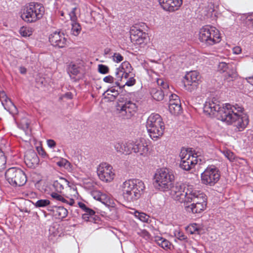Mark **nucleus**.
<instances>
[{"instance_id":"obj_1","label":"nucleus","mask_w":253,"mask_h":253,"mask_svg":"<svg viewBox=\"0 0 253 253\" xmlns=\"http://www.w3.org/2000/svg\"><path fill=\"white\" fill-rule=\"evenodd\" d=\"M204 113L211 117H216L218 120L232 124L238 128L239 131H242L248 125L249 119L246 115H240L243 108L235 106L229 104L225 106L220 103L215 98L206 101L203 108Z\"/></svg>"},{"instance_id":"obj_2","label":"nucleus","mask_w":253,"mask_h":253,"mask_svg":"<svg viewBox=\"0 0 253 253\" xmlns=\"http://www.w3.org/2000/svg\"><path fill=\"white\" fill-rule=\"evenodd\" d=\"M145 188L144 183L138 179H131L126 181L123 185V196L127 202H133L138 200L143 193Z\"/></svg>"},{"instance_id":"obj_3","label":"nucleus","mask_w":253,"mask_h":253,"mask_svg":"<svg viewBox=\"0 0 253 253\" xmlns=\"http://www.w3.org/2000/svg\"><path fill=\"white\" fill-rule=\"evenodd\" d=\"M187 205L185 206V210L192 213H201L207 207V198L203 193L196 191H191L188 196Z\"/></svg>"},{"instance_id":"obj_4","label":"nucleus","mask_w":253,"mask_h":253,"mask_svg":"<svg viewBox=\"0 0 253 253\" xmlns=\"http://www.w3.org/2000/svg\"><path fill=\"white\" fill-rule=\"evenodd\" d=\"M44 13L42 4L32 2L24 7L20 13L21 18L27 23H34L41 19Z\"/></svg>"},{"instance_id":"obj_5","label":"nucleus","mask_w":253,"mask_h":253,"mask_svg":"<svg viewBox=\"0 0 253 253\" xmlns=\"http://www.w3.org/2000/svg\"><path fill=\"white\" fill-rule=\"evenodd\" d=\"M146 127L152 138H157L164 134V123L158 114H152L147 119Z\"/></svg>"},{"instance_id":"obj_6","label":"nucleus","mask_w":253,"mask_h":253,"mask_svg":"<svg viewBox=\"0 0 253 253\" xmlns=\"http://www.w3.org/2000/svg\"><path fill=\"white\" fill-rule=\"evenodd\" d=\"M155 176L154 185L156 188L162 191L169 189L172 185L174 176L167 169H161Z\"/></svg>"},{"instance_id":"obj_7","label":"nucleus","mask_w":253,"mask_h":253,"mask_svg":"<svg viewBox=\"0 0 253 253\" xmlns=\"http://www.w3.org/2000/svg\"><path fill=\"white\" fill-rule=\"evenodd\" d=\"M5 177L9 183L13 186H22L27 181L25 172L20 169L11 168L5 172Z\"/></svg>"},{"instance_id":"obj_8","label":"nucleus","mask_w":253,"mask_h":253,"mask_svg":"<svg viewBox=\"0 0 253 253\" xmlns=\"http://www.w3.org/2000/svg\"><path fill=\"white\" fill-rule=\"evenodd\" d=\"M116 108L120 116L125 119H129L136 111V104L131 101H127L120 97L116 105Z\"/></svg>"},{"instance_id":"obj_9","label":"nucleus","mask_w":253,"mask_h":253,"mask_svg":"<svg viewBox=\"0 0 253 253\" xmlns=\"http://www.w3.org/2000/svg\"><path fill=\"white\" fill-rule=\"evenodd\" d=\"M220 177V172L216 168L208 167L201 174V181L204 184L212 186L217 182Z\"/></svg>"},{"instance_id":"obj_10","label":"nucleus","mask_w":253,"mask_h":253,"mask_svg":"<svg viewBox=\"0 0 253 253\" xmlns=\"http://www.w3.org/2000/svg\"><path fill=\"white\" fill-rule=\"evenodd\" d=\"M199 76L196 71H191L186 74L183 81L186 90L192 92L196 90L199 85Z\"/></svg>"},{"instance_id":"obj_11","label":"nucleus","mask_w":253,"mask_h":253,"mask_svg":"<svg viewBox=\"0 0 253 253\" xmlns=\"http://www.w3.org/2000/svg\"><path fill=\"white\" fill-rule=\"evenodd\" d=\"M211 28L208 26H206L201 28L199 32L200 41L202 42H205L207 45H213L217 41L213 37H211Z\"/></svg>"},{"instance_id":"obj_12","label":"nucleus","mask_w":253,"mask_h":253,"mask_svg":"<svg viewBox=\"0 0 253 253\" xmlns=\"http://www.w3.org/2000/svg\"><path fill=\"white\" fill-rule=\"evenodd\" d=\"M24 162L28 167L35 169L39 165L40 160L37 153L34 150L30 149L25 153Z\"/></svg>"},{"instance_id":"obj_13","label":"nucleus","mask_w":253,"mask_h":253,"mask_svg":"<svg viewBox=\"0 0 253 253\" xmlns=\"http://www.w3.org/2000/svg\"><path fill=\"white\" fill-rule=\"evenodd\" d=\"M161 7L165 10L173 12L178 10L182 4V0H159Z\"/></svg>"},{"instance_id":"obj_14","label":"nucleus","mask_w":253,"mask_h":253,"mask_svg":"<svg viewBox=\"0 0 253 253\" xmlns=\"http://www.w3.org/2000/svg\"><path fill=\"white\" fill-rule=\"evenodd\" d=\"M49 41L51 45L59 48H63L66 44V39L64 37V34L60 32H55L50 34Z\"/></svg>"},{"instance_id":"obj_15","label":"nucleus","mask_w":253,"mask_h":253,"mask_svg":"<svg viewBox=\"0 0 253 253\" xmlns=\"http://www.w3.org/2000/svg\"><path fill=\"white\" fill-rule=\"evenodd\" d=\"M112 169L110 166L98 168L97 174L99 178L105 182H109L113 180L114 174L111 170Z\"/></svg>"},{"instance_id":"obj_16","label":"nucleus","mask_w":253,"mask_h":253,"mask_svg":"<svg viewBox=\"0 0 253 253\" xmlns=\"http://www.w3.org/2000/svg\"><path fill=\"white\" fill-rule=\"evenodd\" d=\"M127 147L131 148L133 152L139 153L140 155L143 156H145L148 151L147 145L142 141L136 142L134 143H130Z\"/></svg>"},{"instance_id":"obj_17","label":"nucleus","mask_w":253,"mask_h":253,"mask_svg":"<svg viewBox=\"0 0 253 253\" xmlns=\"http://www.w3.org/2000/svg\"><path fill=\"white\" fill-rule=\"evenodd\" d=\"M191 191L187 188L186 190H184V192L180 191L175 194H171V195L173 197V199L175 201L183 204V206L185 210V206L187 205L188 196L190 194Z\"/></svg>"},{"instance_id":"obj_18","label":"nucleus","mask_w":253,"mask_h":253,"mask_svg":"<svg viewBox=\"0 0 253 253\" xmlns=\"http://www.w3.org/2000/svg\"><path fill=\"white\" fill-rule=\"evenodd\" d=\"M196 157L197 156H194V155L190 157V156L189 155L188 157L185 160L181 161L179 165L180 167L185 170L188 171L190 170L197 164Z\"/></svg>"},{"instance_id":"obj_19","label":"nucleus","mask_w":253,"mask_h":253,"mask_svg":"<svg viewBox=\"0 0 253 253\" xmlns=\"http://www.w3.org/2000/svg\"><path fill=\"white\" fill-rule=\"evenodd\" d=\"M150 94L153 98L157 101L162 100L165 95H167V92H165L160 86L151 88Z\"/></svg>"},{"instance_id":"obj_20","label":"nucleus","mask_w":253,"mask_h":253,"mask_svg":"<svg viewBox=\"0 0 253 253\" xmlns=\"http://www.w3.org/2000/svg\"><path fill=\"white\" fill-rule=\"evenodd\" d=\"M69 184V182L66 179L60 177L53 182V186L58 193H62L65 187L70 186Z\"/></svg>"},{"instance_id":"obj_21","label":"nucleus","mask_w":253,"mask_h":253,"mask_svg":"<svg viewBox=\"0 0 253 253\" xmlns=\"http://www.w3.org/2000/svg\"><path fill=\"white\" fill-rule=\"evenodd\" d=\"M130 38L131 41H133V38L135 37V39H139L141 37L146 36L147 34L143 32L142 30L138 28V26L135 25L131 27L130 29Z\"/></svg>"},{"instance_id":"obj_22","label":"nucleus","mask_w":253,"mask_h":253,"mask_svg":"<svg viewBox=\"0 0 253 253\" xmlns=\"http://www.w3.org/2000/svg\"><path fill=\"white\" fill-rule=\"evenodd\" d=\"M223 76L225 81H227L228 82H230L237 78L238 73L236 68L233 66L224 73Z\"/></svg>"},{"instance_id":"obj_23","label":"nucleus","mask_w":253,"mask_h":253,"mask_svg":"<svg viewBox=\"0 0 253 253\" xmlns=\"http://www.w3.org/2000/svg\"><path fill=\"white\" fill-rule=\"evenodd\" d=\"M53 211L55 216H57L59 218H63L67 216L68 214L67 210L63 207H55L53 209Z\"/></svg>"},{"instance_id":"obj_24","label":"nucleus","mask_w":253,"mask_h":253,"mask_svg":"<svg viewBox=\"0 0 253 253\" xmlns=\"http://www.w3.org/2000/svg\"><path fill=\"white\" fill-rule=\"evenodd\" d=\"M106 93L108 96H110V97L105 96V98H108L111 101L115 100L119 94V90L118 89H116L114 87H112L107 89L103 94H105Z\"/></svg>"},{"instance_id":"obj_25","label":"nucleus","mask_w":253,"mask_h":253,"mask_svg":"<svg viewBox=\"0 0 253 253\" xmlns=\"http://www.w3.org/2000/svg\"><path fill=\"white\" fill-rule=\"evenodd\" d=\"M186 189L185 185L181 183H176L174 185H171V187L169 188V189L171 190V194H175L180 191L184 192V190H186Z\"/></svg>"},{"instance_id":"obj_26","label":"nucleus","mask_w":253,"mask_h":253,"mask_svg":"<svg viewBox=\"0 0 253 253\" xmlns=\"http://www.w3.org/2000/svg\"><path fill=\"white\" fill-rule=\"evenodd\" d=\"M169 109L171 114L178 115L181 112V106L180 102H176L175 104H169Z\"/></svg>"},{"instance_id":"obj_27","label":"nucleus","mask_w":253,"mask_h":253,"mask_svg":"<svg viewBox=\"0 0 253 253\" xmlns=\"http://www.w3.org/2000/svg\"><path fill=\"white\" fill-rule=\"evenodd\" d=\"M82 218L86 221H89L94 223H98L100 221V218L98 216H89L87 214H82Z\"/></svg>"},{"instance_id":"obj_28","label":"nucleus","mask_w":253,"mask_h":253,"mask_svg":"<svg viewBox=\"0 0 253 253\" xmlns=\"http://www.w3.org/2000/svg\"><path fill=\"white\" fill-rule=\"evenodd\" d=\"M156 241L160 246L164 249L168 248L169 246H170V243L167 240L162 237H158L156 239Z\"/></svg>"},{"instance_id":"obj_29","label":"nucleus","mask_w":253,"mask_h":253,"mask_svg":"<svg viewBox=\"0 0 253 253\" xmlns=\"http://www.w3.org/2000/svg\"><path fill=\"white\" fill-rule=\"evenodd\" d=\"M36 208H43L50 204V201L47 199H41L38 200L35 203H34Z\"/></svg>"},{"instance_id":"obj_30","label":"nucleus","mask_w":253,"mask_h":253,"mask_svg":"<svg viewBox=\"0 0 253 253\" xmlns=\"http://www.w3.org/2000/svg\"><path fill=\"white\" fill-rule=\"evenodd\" d=\"M232 66V64H228L225 62H220L218 65V70L220 72L224 73Z\"/></svg>"},{"instance_id":"obj_31","label":"nucleus","mask_w":253,"mask_h":253,"mask_svg":"<svg viewBox=\"0 0 253 253\" xmlns=\"http://www.w3.org/2000/svg\"><path fill=\"white\" fill-rule=\"evenodd\" d=\"M190 155V157H192V155H194L192 151H190L188 152V149L182 148L181 150V152L179 154V156L181 158V161L185 160L188 156Z\"/></svg>"},{"instance_id":"obj_32","label":"nucleus","mask_w":253,"mask_h":253,"mask_svg":"<svg viewBox=\"0 0 253 253\" xmlns=\"http://www.w3.org/2000/svg\"><path fill=\"white\" fill-rule=\"evenodd\" d=\"M72 31L73 34L76 36H78L81 30V26L80 24L77 22H72Z\"/></svg>"},{"instance_id":"obj_33","label":"nucleus","mask_w":253,"mask_h":253,"mask_svg":"<svg viewBox=\"0 0 253 253\" xmlns=\"http://www.w3.org/2000/svg\"><path fill=\"white\" fill-rule=\"evenodd\" d=\"M119 68L121 70L123 71V72H130L131 70H132L130 63L127 61H125L123 62Z\"/></svg>"},{"instance_id":"obj_34","label":"nucleus","mask_w":253,"mask_h":253,"mask_svg":"<svg viewBox=\"0 0 253 253\" xmlns=\"http://www.w3.org/2000/svg\"><path fill=\"white\" fill-rule=\"evenodd\" d=\"M80 72L79 67L76 65H71L68 68V73L76 76Z\"/></svg>"},{"instance_id":"obj_35","label":"nucleus","mask_w":253,"mask_h":253,"mask_svg":"<svg viewBox=\"0 0 253 253\" xmlns=\"http://www.w3.org/2000/svg\"><path fill=\"white\" fill-rule=\"evenodd\" d=\"M135 216L143 222H147L149 218V216L143 212H139L138 211H136L135 212Z\"/></svg>"},{"instance_id":"obj_36","label":"nucleus","mask_w":253,"mask_h":253,"mask_svg":"<svg viewBox=\"0 0 253 253\" xmlns=\"http://www.w3.org/2000/svg\"><path fill=\"white\" fill-rule=\"evenodd\" d=\"M6 163V160L4 154L1 153L0 154V171L5 169Z\"/></svg>"},{"instance_id":"obj_37","label":"nucleus","mask_w":253,"mask_h":253,"mask_svg":"<svg viewBox=\"0 0 253 253\" xmlns=\"http://www.w3.org/2000/svg\"><path fill=\"white\" fill-rule=\"evenodd\" d=\"M98 71L100 74H106L109 72V68L106 65L99 64L98 66Z\"/></svg>"},{"instance_id":"obj_38","label":"nucleus","mask_w":253,"mask_h":253,"mask_svg":"<svg viewBox=\"0 0 253 253\" xmlns=\"http://www.w3.org/2000/svg\"><path fill=\"white\" fill-rule=\"evenodd\" d=\"M77 8L76 7H73L72 9L71 12H69V15L70 18V20L72 22H75L77 21V16L76 15V10Z\"/></svg>"},{"instance_id":"obj_39","label":"nucleus","mask_w":253,"mask_h":253,"mask_svg":"<svg viewBox=\"0 0 253 253\" xmlns=\"http://www.w3.org/2000/svg\"><path fill=\"white\" fill-rule=\"evenodd\" d=\"M157 84L159 85V86L161 87L165 92H167V90L169 87V84L167 83H165L162 79H158L157 80Z\"/></svg>"},{"instance_id":"obj_40","label":"nucleus","mask_w":253,"mask_h":253,"mask_svg":"<svg viewBox=\"0 0 253 253\" xmlns=\"http://www.w3.org/2000/svg\"><path fill=\"white\" fill-rule=\"evenodd\" d=\"M114 147L117 152L124 153L126 151L125 145L123 143L118 142L115 145Z\"/></svg>"},{"instance_id":"obj_41","label":"nucleus","mask_w":253,"mask_h":253,"mask_svg":"<svg viewBox=\"0 0 253 253\" xmlns=\"http://www.w3.org/2000/svg\"><path fill=\"white\" fill-rule=\"evenodd\" d=\"M20 33L23 37L30 36L32 35V31L27 29V28L23 27L20 29Z\"/></svg>"},{"instance_id":"obj_42","label":"nucleus","mask_w":253,"mask_h":253,"mask_svg":"<svg viewBox=\"0 0 253 253\" xmlns=\"http://www.w3.org/2000/svg\"><path fill=\"white\" fill-rule=\"evenodd\" d=\"M147 37V35L146 36L141 37V38L139 39H135V38L134 37L133 38V41H131V42H135V43L137 44L141 45L145 42Z\"/></svg>"},{"instance_id":"obj_43","label":"nucleus","mask_w":253,"mask_h":253,"mask_svg":"<svg viewBox=\"0 0 253 253\" xmlns=\"http://www.w3.org/2000/svg\"><path fill=\"white\" fill-rule=\"evenodd\" d=\"M224 155L230 162H233L235 160L236 156L235 154L230 151L225 152Z\"/></svg>"},{"instance_id":"obj_44","label":"nucleus","mask_w":253,"mask_h":253,"mask_svg":"<svg viewBox=\"0 0 253 253\" xmlns=\"http://www.w3.org/2000/svg\"><path fill=\"white\" fill-rule=\"evenodd\" d=\"M123 71L121 70L119 67L116 69L115 72L116 80L122 81V80L123 79Z\"/></svg>"},{"instance_id":"obj_45","label":"nucleus","mask_w":253,"mask_h":253,"mask_svg":"<svg viewBox=\"0 0 253 253\" xmlns=\"http://www.w3.org/2000/svg\"><path fill=\"white\" fill-rule=\"evenodd\" d=\"M113 59L115 62L119 63L123 60L124 57L119 53H115L113 55Z\"/></svg>"},{"instance_id":"obj_46","label":"nucleus","mask_w":253,"mask_h":253,"mask_svg":"<svg viewBox=\"0 0 253 253\" xmlns=\"http://www.w3.org/2000/svg\"><path fill=\"white\" fill-rule=\"evenodd\" d=\"M36 82L38 87L45 85V80L44 78L39 77L36 79Z\"/></svg>"},{"instance_id":"obj_47","label":"nucleus","mask_w":253,"mask_h":253,"mask_svg":"<svg viewBox=\"0 0 253 253\" xmlns=\"http://www.w3.org/2000/svg\"><path fill=\"white\" fill-rule=\"evenodd\" d=\"M108 200L109 199L107 195L102 193V195H101V198L99 201L101 202L104 205H108Z\"/></svg>"},{"instance_id":"obj_48","label":"nucleus","mask_w":253,"mask_h":253,"mask_svg":"<svg viewBox=\"0 0 253 253\" xmlns=\"http://www.w3.org/2000/svg\"><path fill=\"white\" fill-rule=\"evenodd\" d=\"M102 193L99 191H93L91 192V195L93 196V198L96 199L97 201H99L101 198V195H102Z\"/></svg>"},{"instance_id":"obj_49","label":"nucleus","mask_w":253,"mask_h":253,"mask_svg":"<svg viewBox=\"0 0 253 253\" xmlns=\"http://www.w3.org/2000/svg\"><path fill=\"white\" fill-rule=\"evenodd\" d=\"M136 83V80L133 77L129 78L128 80L125 83V85L131 86L133 85Z\"/></svg>"},{"instance_id":"obj_50","label":"nucleus","mask_w":253,"mask_h":253,"mask_svg":"<svg viewBox=\"0 0 253 253\" xmlns=\"http://www.w3.org/2000/svg\"><path fill=\"white\" fill-rule=\"evenodd\" d=\"M211 30L212 31H211V34H212L211 37H213V36H214V38L217 41V42L216 43L218 42L219 41V36L218 34V31L217 30H215L212 29V28H211Z\"/></svg>"},{"instance_id":"obj_51","label":"nucleus","mask_w":253,"mask_h":253,"mask_svg":"<svg viewBox=\"0 0 253 253\" xmlns=\"http://www.w3.org/2000/svg\"><path fill=\"white\" fill-rule=\"evenodd\" d=\"M115 79L110 75L106 76L104 78L103 81L107 83H113Z\"/></svg>"},{"instance_id":"obj_52","label":"nucleus","mask_w":253,"mask_h":253,"mask_svg":"<svg viewBox=\"0 0 253 253\" xmlns=\"http://www.w3.org/2000/svg\"><path fill=\"white\" fill-rule=\"evenodd\" d=\"M85 213V214H88V215L89 216H97L96 215H95V212L92 209L89 208H87V210H85L84 211Z\"/></svg>"},{"instance_id":"obj_53","label":"nucleus","mask_w":253,"mask_h":253,"mask_svg":"<svg viewBox=\"0 0 253 253\" xmlns=\"http://www.w3.org/2000/svg\"><path fill=\"white\" fill-rule=\"evenodd\" d=\"M37 150L39 154V155H41L42 157H44L46 156V154L42 147H38L37 148Z\"/></svg>"},{"instance_id":"obj_54","label":"nucleus","mask_w":253,"mask_h":253,"mask_svg":"<svg viewBox=\"0 0 253 253\" xmlns=\"http://www.w3.org/2000/svg\"><path fill=\"white\" fill-rule=\"evenodd\" d=\"M169 99L175 100L176 102H180V99L178 96L175 94H171L169 96Z\"/></svg>"},{"instance_id":"obj_55","label":"nucleus","mask_w":253,"mask_h":253,"mask_svg":"<svg viewBox=\"0 0 253 253\" xmlns=\"http://www.w3.org/2000/svg\"><path fill=\"white\" fill-rule=\"evenodd\" d=\"M51 196L52 198H53L57 201H59L60 199L61 198L62 196L59 195L57 193L52 192L51 194Z\"/></svg>"},{"instance_id":"obj_56","label":"nucleus","mask_w":253,"mask_h":253,"mask_svg":"<svg viewBox=\"0 0 253 253\" xmlns=\"http://www.w3.org/2000/svg\"><path fill=\"white\" fill-rule=\"evenodd\" d=\"M47 143L48 147L50 148H54L56 146V142L53 140L49 139L47 141Z\"/></svg>"},{"instance_id":"obj_57","label":"nucleus","mask_w":253,"mask_h":253,"mask_svg":"<svg viewBox=\"0 0 253 253\" xmlns=\"http://www.w3.org/2000/svg\"><path fill=\"white\" fill-rule=\"evenodd\" d=\"M68 163V162L65 159H62L61 161H59L57 163V164L58 166L65 167L66 164Z\"/></svg>"},{"instance_id":"obj_58","label":"nucleus","mask_w":253,"mask_h":253,"mask_svg":"<svg viewBox=\"0 0 253 253\" xmlns=\"http://www.w3.org/2000/svg\"><path fill=\"white\" fill-rule=\"evenodd\" d=\"M233 51L234 53L239 54L241 53L242 48L241 47L237 46L233 48Z\"/></svg>"},{"instance_id":"obj_59","label":"nucleus","mask_w":253,"mask_h":253,"mask_svg":"<svg viewBox=\"0 0 253 253\" xmlns=\"http://www.w3.org/2000/svg\"><path fill=\"white\" fill-rule=\"evenodd\" d=\"M62 97L71 99L73 97V94L71 92H67L66 93H65L64 95H63Z\"/></svg>"},{"instance_id":"obj_60","label":"nucleus","mask_w":253,"mask_h":253,"mask_svg":"<svg viewBox=\"0 0 253 253\" xmlns=\"http://www.w3.org/2000/svg\"><path fill=\"white\" fill-rule=\"evenodd\" d=\"M78 205L79 206V207L83 210V211H84L85 210H87V208L88 207H86V206L82 202H79L78 203Z\"/></svg>"},{"instance_id":"obj_61","label":"nucleus","mask_w":253,"mask_h":253,"mask_svg":"<svg viewBox=\"0 0 253 253\" xmlns=\"http://www.w3.org/2000/svg\"><path fill=\"white\" fill-rule=\"evenodd\" d=\"M19 71L21 74H25L27 72V69L25 67L21 66L19 68Z\"/></svg>"},{"instance_id":"obj_62","label":"nucleus","mask_w":253,"mask_h":253,"mask_svg":"<svg viewBox=\"0 0 253 253\" xmlns=\"http://www.w3.org/2000/svg\"><path fill=\"white\" fill-rule=\"evenodd\" d=\"M130 72H123V78L127 79L129 77V74Z\"/></svg>"},{"instance_id":"obj_63","label":"nucleus","mask_w":253,"mask_h":253,"mask_svg":"<svg viewBox=\"0 0 253 253\" xmlns=\"http://www.w3.org/2000/svg\"><path fill=\"white\" fill-rule=\"evenodd\" d=\"M67 203L70 206H73L75 203V201L73 199H70V201L68 202V203Z\"/></svg>"},{"instance_id":"obj_64","label":"nucleus","mask_w":253,"mask_h":253,"mask_svg":"<svg viewBox=\"0 0 253 253\" xmlns=\"http://www.w3.org/2000/svg\"><path fill=\"white\" fill-rule=\"evenodd\" d=\"M110 51H111V49L110 48H106L104 50V53L105 54H109Z\"/></svg>"}]
</instances>
